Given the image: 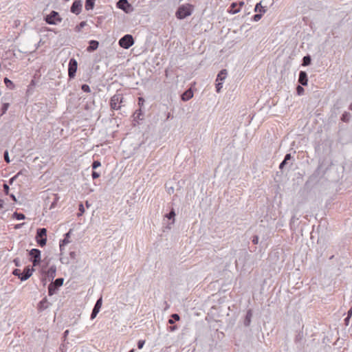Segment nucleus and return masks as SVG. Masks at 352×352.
Listing matches in <instances>:
<instances>
[{
  "label": "nucleus",
  "mask_w": 352,
  "mask_h": 352,
  "mask_svg": "<svg viewBox=\"0 0 352 352\" xmlns=\"http://www.w3.org/2000/svg\"><path fill=\"white\" fill-rule=\"evenodd\" d=\"M193 7L190 4L180 6L176 11L175 15L179 19H184L192 14Z\"/></svg>",
  "instance_id": "1"
},
{
  "label": "nucleus",
  "mask_w": 352,
  "mask_h": 352,
  "mask_svg": "<svg viewBox=\"0 0 352 352\" xmlns=\"http://www.w3.org/2000/svg\"><path fill=\"white\" fill-rule=\"evenodd\" d=\"M45 21L50 25H56L62 21V18L56 11H52L44 18Z\"/></svg>",
  "instance_id": "2"
},
{
  "label": "nucleus",
  "mask_w": 352,
  "mask_h": 352,
  "mask_svg": "<svg viewBox=\"0 0 352 352\" xmlns=\"http://www.w3.org/2000/svg\"><path fill=\"white\" fill-rule=\"evenodd\" d=\"M36 240L38 245L43 247L47 243V229L42 228L36 230Z\"/></svg>",
  "instance_id": "3"
},
{
  "label": "nucleus",
  "mask_w": 352,
  "mask_h": 352,
  "mask_svg": "<svg viewBox=\"0 0 352 352\" xmlns=\"http://www.w3.org/2000/svg\"><path fill=\"white\" fill-rule=\"evenodd\" d=\"M123 96L121 94H116L110 100V107L113 110H118L121 108L123 102Z\"/></svg>",
  "instance_id": "4"
},
{
  "label": "nucleus",
  "mask_w": 352,
  "mask_h": 352,
  "mask_svg": "<svg viewBox=\"0 0 352 352\" xmlns=\"http://www.w3.org/2000/svg\"><path fill=\"white\" fill-rule=\"evenodd\" d=\"M41 250L36 248H33L29 252L30 261L32 263L34 267L40 264L41 261Z\"/></svg>",
  "instance_id": "5"
},
{
  "label": "nucleus",
  "mask_w": 352,
  "mask_h": 352,
  "mask_svg": "<svg viewBox=\"0 0 352 352\" xmlns=\"http://www.w3.org/2000/svg\"><path fill=\"white\" fill-rule=\"evenodd\" d=\"M120 47L124 49H129L134 44V39L132 35L125 34L118 42Z\"/></svg>",
  "instance_id": "6"
},
{
  "label": "nucleus",
  "mask_w": 352,
  "mask_h": 352,
  "mask_svg": "<svg viewBox=\"0 0 352 352\" xmlns=\"http://www.w3.org/2000/svg\"><path fill=\"white\" fill-rule=\"evenodd\" d=\"M64 279L63 278H58L54 282H52L48 286V294L52 296L56 293L58 289L63 284Z\"/></svg>",
  "instance_id": "7"
},
{
  "label": "nucleus",
  "mask_w": 352,
  "mask_h": 352,
  "mask_svg": "<svg viewBox=\"0 0 352 352\" xmlns=\"http://www.w3.org/2000/svg\"><path fill=\"white\" fill-rule=\"evenodd\" d=\"M78 63L77 60L72 58L69 61L68 65V76L70 79L75 77L77 71Z\"/></svg>",
  "instance_id": "8"
},
{
  "label": "nucleus",
  "mask_w": 352,
  "mask_h": 352,
  "mask_svg": "<svg viewBox=\"0 0 352 352\" xmlns=\"http://www.w3.org/2000/svg\"><path fill=\"white\" fill-rule=\"evenodd\" d=\"M116 5L119 9L122 10L125 13L128 14L133 11V6L127 0H119Z\"/></svg>",
  "instance_id": "9"
},
{
  "label": "nucleus",
  "mask_w": 352,
  "mask_h": 352,
  "mask_svg": "<svg viewBox=\"0 0 352 352\" xmlns=\"http://www.w3.org/2000/svg\"><path fill=\"white\" fill-rule=\"evenodd\" d=\"M102 298L101 296L100 298H99L97 300V301L92 309L91 316H90V318L91 320L94 319L96 317V316L98 315V314L99 313V311L101 309V307H102Z\"/></svg>",
  "instance_id": "10"
},
{
  "label": "nucleus",
  "mask_w": 352,
  "mask_h": 352,
  "mask_svg": "<svg viewBox=\"0 0 352 352\" xmlns=\"http://www.w3.org/2000/svg\"><path fill=\"white\" fill-rule=\"evenodd\" d=\"M34 269L33 267H30V266H27L24 268L23 272L21 273V280L25 281L28 280L32 274Z\"/></svg>",
  "instance_id": "11"
},
{
  "label": "nucleus",
  "mask_w": 352,
  "mask_h": 352,
  "mask_svg": "<svg viewBox=\"0 0 352 352\" xmlns=\"http://www.w3.org/2000/svg\"><path fill=\"white\" fill-rule=\"evenodd\" d=\"M81 10H82V3H81L80 1H74L71 6L70 11L72 13L78 15L80 13Z\"/></svg>",
  "instance_id": "12"
},
{
  "label": "nucleus",
  "mask_w": 352,
  "mask_h": 352,
  "mask_svg": "<svg viewBox=\"0 0 352 352\" xmlns=\"http://www.w3.org/2000/svg\"><path fill=\"white\" fill-rule=\"evenodd\" d=\"M71 233H72V230H69V231L65 234L64 239L63 240H60V241L59 246H60V254H63L64 246L70 243V241L69 239L70 237Z\"/></svg>",
  "instance_id": "13"
},
{
  "label": "nucleus",
  "mask_w": 352,
  "mask_h": 352,
  "mask_svg": "<svg viewBox=\"0 0 352 352\" xmlns=\"http://www.w3.org/2000/svg\"><path fill=\"white\" fill-rule=\"evenodd\" d=\"M56 267L55 265H52L49 267L47 271L45 272L46 278L49 281H52L54 277L56 276Z\"/></svg>",
  "instance_id": "14"
},
{
  "label": "nucleus",
  "mask_w": 352,
  "mask_h": 352,
  "mask_svg": "<svg viewBox=\"0 0 352 352\" xmlns=\"http://www.w3.org/2000/svg\"><path fill=\"white\" fill-rule=\"evenodd\" d=\"M298 82L302 86H307L308 84V76L306 72L300 71L298 76Z\"/></svg>",
  "instance_id": "15"
},
{
  "label": "nucleus",
  "mask_w": 352,
  "mask_h": 352,
  "mask_svg": "<svg viewBox=\"0 0 352 352\" xmlns=\"http://www.w3.org/2000/svg\"><path fill=\"white\" fill-rule=\"evenodd\" d=\"M99 46V42L96 40H91L89 42V46L87 48V51L91 52L98 49Z\"/></svg>",
  "instance_id": "16"
},
{
  "label": "nucleus",
  "mask_w": 352,
  "mask_h": 352,
  "mask_svg": "<svg viewBox=\"0 0 352 352\" xmlns=\"http://www.w3.org/2000/svg\"><path fill=\"white\" fill-rule=\"evenodd\" d=\"M252 318V309H248L247 311L243 324L245 327H249L250 325Z\"/></svg>",
  "instance_id": "17"
},
{
  "label": "nucleus",
  "mask_w": 352,
  "mask_h": 352,
  "mask_svg": "<svg viewBox=\"0 0 352 352\" xmlns=\"http://www.w3.org/2000/svg\"><path fill=\"white\" fill-rule=\"evenodd\" d=\"M49 306V302L46 298H44L42 300L39 302L38 304V309L39 311H42L46 309Z\"/></svg>",
  "instance_id": "18"
},
{
  "label": "nucleus",
  "mask_w": 352,
  "mask_h": 352,
  "mask_svg": "<svg viewBox=\"0 0 352 352\" xmlns=\"http://www.w3.org/2000/svg\"><path fill=\"white\" fill-rule=\"evenodd\" d=\"M227 74L228 73L226 69H221L217 74L216 81L222 82L223 83L224 80L227 77Z\"/></svg>",
  "instance_id": "19"
},
{
  "label": "nucleus",
  "mask_w": 352,
  "mask_h": 352,
  "mask_svg": "<svg viewBox=\"0 0 352 352\" xmlns=\"http://www.w3.org/2000/svg\"><path fill=\"white\" fill-rule=\"evenodd\" d=\"M238 7V3L233 2L231 3L228 12L232 14H236L240 12V8Z\"/></svg>",
  "instance_id": "20"
},
{
  "label": "nucleus",
  "mask_w": 352,
  "mask_h": 352,
  "mask_svg": "<svg viewBox=\"0 0 352 352\" xmlns=\"http://www.w3.org/2000/svg\"><path fill=\"white\" fill-rule=\"evenodd\" d=\"M96 0H86L85 1V9L87 10H92L94 8Z\"/></svg>",
  "instance_id": "21"
},
{
  "label": "nucleus",
  "mask_w": 352,
  "mask_h": 352,
  "mask_svg": "<svg viewBox=\"0 0 352 352\" xmlns=\"http://www.w3.org/2000/svg\"><path fill=\"white\" fill-rule=\"evenodd\" d=\"M3 82L6 85V86L10 89H14V85L12 80H10L8 78L6 77L3 79Z\"/></svg>",
  "instance_id": "22"
},
{
  "label": "nucleus",
  "mask_w": 352,
  "mask_h": 352,
  "mask_svg": "<svg viewBox=\"0 0 352 352\" xmlns=\"http://www.w3.org/2000/svg\"><path fill=\"white\" fill-rule=\"evenodd\" d=\"M193 94L192 91H186L182 95V100L184 101H187L190 100L191 98H192Z\"/></svg>",
  "instance_id": "23"
},
{
  "label": "nucleus",
  "mask_w": 352,
  "mask_h": 352,
  "mask_svg": "<svg viewBox=\"0 0 352 352\" xmlns=\"http://www.w3.org/2000/svg\"><path fill=\"white\" fill-rule=\"evenodd\" d=\"M175 212L173 208L170 210V211L166 214V217L169 220L172 219V223H174L175 222Z\"/></svg>",
  "instance_id": "24"
},
{
  "label": "nucleus",
  "mask_w": 352,
  "mask_h": 352,
  "mask_svg": "<svg viewBox=\"0 0 352 352\" xmlns=\"http://www.w3.org/2000/svg\"><path fill=\"white\" fill-rule=\"evenodd\" d=\"M180 319V317L179 314H173L170 316V318L168 320L169 324H173L175 321H179Z\"/></svg>",
  "instance_id": "25"
},
{
  "label": "nucleus",
  "mask_w": 352,
  "mask_h": 352,
  "mask_svg": "<svg viewBox=\"0 0 352 352\" xmlns=\"http://www.w3.org/2000/svg\"><path fill=\"white\" fill-rule=\"evenodd\" d=\"M350 118L351 114L346 111H344L341 116V120L344 122H348L350 120Z\"/></svg>",
  "instance_id": "26"
},
{
  "label": "nucleus",
  "mask_w": 352,
  "mask_h": 352,
  "mask_svg": "<svg viewBox=\"0 0 352 352\" xmlns=\"http://www.w3.org/2000/svg\"><path fill=\"white\" fill-rule=\"evenodd\" d=\"M311 56L309 55H307L303 57L302 65L303 66H308L311 64Z\"/></svg>",
  "instance_id": "27"
},
{
  "label": "nucleus",
  "mask_w": 352,
  "mask_h": 352,
  "mask_svg": "<svg viewBox=\"0 0 352 352\" xmlns=\"http://www.w3.org/2000/svg\"><path fill=\"white\" fill-rule=\"evenodd\" d=\"M13 217L16 220H23L25 219V216L24 214L17 212H14Z\"/></svg>",
  "instance_id": "28"
},
{
  "label": "nucleus",
  "mask_w": 352,
  "mask_h": 352,
  "mask_svg": "<svg viewBox=\"0 0 352 352\" xmlns=\"http://www.w3.org/2000/svg\"><path fill=\"white\" fill-rule=\"evenodd\" d=\"M254 11L255 12L259 11V12L265 13L266 12V10L261 6V3L260 2V3H256V5L254 8Z\"/></svg>",
  "instance_id": "29"
},
{
  "label": "nucleus",
  "mask_w": 352,
  "mask_h": 352,
  "mask_svg": "<svg viewBox=\"0 0 352 352\" xmlns=\"http://www.w3.org/2000/svg\"><path fill=\"white\" fill-rule=\"evenodd\" d=\"M87 25L86 21H81L78 25L75 27V31L80 32L81 30Z\"/></svg>",
  "instance_id": "30"
},
{
  "label": "nucleus",
  "mask_w": 352,
  "mask_h": 352,
  "mask_svg": "<svg viewBox=\"0 0 352 352\" xmlns=\"http://www.w3.org/2000/svg\"><path fill=\"white\" fill-rule=\"evenodd\" d=\"M58 200H59V197L57 195H54V199L50 206V209L54 208L57 202L58 201Z\"/></svg>",
  "instance_id": "31"
},
{
  "label": "nucleus",
  "mask_w": 352,
  "mask_h": 352,
  "mask_svg": "<svg viewBox=\"0 0 352 352\" xmlns=\"http://www.w3.org/2000/svg\"><path fill=\"white\" fill-rule=\"evenodd\" d=\"M262 13H263V12H260V13H258V14H254V15L252 16V21H258L261 19V17H262V16H263V14H262Z\"/></svg>",
  "instance_id": "32"
},
{
  "label": "nucleus",
  "mask_w": 352,
  "mask_h": 352,
  "mask_svg": "<svg viewBox=\"0 0 352 352\" xmlns=\"http://www.w3.org/2000/svg\"><path fill=\"white\" fill-rule=\"evenodd\" d=\"M100 166H101V163L98 160L94 161L92 164H91V167H92L93 170H95V169L98 168Z\"/></svg>",
  "instance_id": "33"
},
{
  "label": "nucleus",
  "mask_w": 352,
  "mask_h": 352,
  "mask_svg": "<svg viewBox=\"0 0 352 352\" xmlns=\"http://www.w3.org/2000/svg\"><path fill=\"white\" fill-rule=\"evenodd\" d=\"M81 89L84 91V92H87V93H89L91 91V89H90V87L87 84H83L82 86H81Z\"/></svg>",
  "instance_id": "34"
},
{
  "label": "nucleus",
  "mask_w": 352,
  "mask_h": 352,
  "mask_svg": "<svg viewBox=\"0 0 352 352\" xmlns=\"http://www.w3.org/2000/svg\"><path fill=\"white\" fill-rule=\"evenodd\" d=\"M78 210H79V212L78 213V217L82 216V214L85 212V208H84L83 204L82 203H80L79 204Z\"/></svg>",
  "instance_id": "35"
},
{
  "label": "nucleus",
  "mask_w": 352,
  "mask_h": 352,
  "mask_svg": "<svg viewBox=\"0 0 352 352\" xmlns=\"http://www.w3.org/2000/svg\"><path fill=\"white\" fill-rule=\"evenodd\" d=\"M223 82H217L216 83L215 87H216V91L219 93L221 91V89L223 87Z\"/></svg>",
  "instance_id": "36"
},
{
  "label": "nucleus",
  "mask_w": 352,
  "mask_h": 352,
  "mask_svg": "<svg viewBox=\"0 0 352 352\" xmlns=\"http://www.w3.org/2000/svg\"><path fill=\"white\" fill-rule=\"evenodd\" d=\"M21 270L19 269H14L12 272L13 275L17 276L21 280Z\"/></svg>",
  "instance_id": "37"
},
{
  "label": "nucleus",
  "mask_w": 352,
  "mask_h": 352,
  "mask_svg": "<svg viewBox=\"0 0 352 352\" xmlns=\"http://www.w3.org/2000/svg\"><path fill=\"white\" fill-rule=\"evenodd\" d=\"M3 157H4L5 161L7 163H10V157H9V153H8V151L7 150L4 151Z\"/></svg>",
  "instance_id": "38"
},
{
  "label": "nucleus",
  "mask_w": 352,
  "mask_h": 352,
  "mask_svg": "<svg viewBox=\"0 0 352 352\" xmlns=\"http://www.w3.org/2000/svg\"><path fill=\"white\" fill-rule=\"evenodd\" d=\"M304 91L305 90H304L303 87H302L300 85L297 86L296 91H297L298 95H299V96L302 95L304 93Z\"/></svg>",
  "instance_id": "39"
},
{
  "label": "nucleus",
  "mask_w": 352,
  "mask_h": 352,
  "mask_svg": "<svg viewBox=\"0 0 352 352\" xmlns=\"http://www.w3.org/2000/svg\"><path fill=\"white\" fill-rule=\"evenodd\" d=\"M3 191L6 195H9L10 188L7 184H3Z\"/></svg>",
  "instance_id": "40"
},
{
  "label": "nucleus",
  "mask_w": 352,
  "mask_h": 352,
  "mask_svg": "<svg viewBox=\"0 0 352 352\" xmlns=\"http://www.w3.org/2000/svg\"><path fill=\"white\" fill-rule=\"evenodd\" d=\"M145 344V341L144 340H140L138 342V348L139 349H141L143 348L144 345Z\"/></svg>",
  "instance_id": "41"
},
{
  "label": "nucleus",
  "mask_w": 352,
  "mask_h": 352,
  "mask_svg": "<svg viewBox=\"0 0 352 352\" xmlns=\"http://www.w3.org/2000/svg\"><path fill=\"white\" fill-rule=\"evenodd\" d=\"M28 173V170L25 168L21 170L19 172H18L16 175H18V177H19V175H26Z\"/></svg>",
  "instance_id": "42"
},
{
  "label": "nucleus",
  "mask_w": 352,
  "mask_h": 352,
  "mask_svg": "<svg viewBox=\"0 0 352 352\" xmlns=\"http://www.w3.org/2000/svg\"><path fill=\"white\" fill-rule=\"evenodd\" d=\"M13 263H14L15 266H16V267L21 266V260L19 258H15L13 260Z\"/></svg>",
  "instance_id": "43"
},
{
  "label": "nucleus",
  "mask_w": 352,
  "mask_h": 352,
  "mask_svg": "<svg viewBox=\"0 0 352 352\" xmlns=\"http://www.w3.org/2000/svg\"><path fill=\"white\" fill-rule=\"evenodd\" d=\"M8 107H9V104L8 103H4L2 106V108H1V110H2V113H5L6 112V111L8 110Z\"/></svg>",
  "instance_id": "44"
},
{
  "label": "nucleus",
  "mask_w": 352,
  "mask_h": 352,
  "mask_svg": "<svg viewBox=\"0 0 352 352\" xmlns=\"http://www.w3.org/2000/svg\"><path fill=\"white\" fill-rule=\"evenodd\" d=\"M100 173L96 172V171H93L92 173H91V176H92V178L93 179H97L100 177Z\"/></svg>",
  "instance_id": "45"
},
{
  "label": "nucleus",
  "mask_w": 352,
  "mask_h": 352,
  "mask_svg": "<svg viewBox=\"0 0 352 352\" xmlns=\"http://www.w3.org/2000/svg\"><path fill=\"white\" fill-rule=\"evenodd\" d=\"M252 243L254 244V245H256L258 244V236L257 235H254L253 237H252Z\"/></svg>",
  "instance_id": "46"
},
{
  "label": "nucleus",
  "mask_w": 352,
  "mask_h": 352,
  "mask_svg": "<svg viewBox=\"0 0 352 352\" xmlns=\"http://www.w3.org/2000/svg\"><path fill=\"white\" fill-rule=\"evenodd\" d=\"M287 162H286L285 160H283L281 162V163L279 164V168L280 169H283L284 166L287 164Z\"/></svg>",
  "instance_id": "47"
},
{
  "label": "nucleus",
  "mask_w": 352,
  "mask_h": 352,
  "mask_svg": "<svg viewBox=\"0 0 352 352\" xmlns=\"http://www.w3.org/2000/svg\"><path fill=\"white\" fill-rule=\"evenodd\" d=\"M18 178V175H14L9 179V184H12L13 182Z\"/></svg>",
  "instance_id": "48"
},
{
  "label": "nucleus",
  "mask_w": 352,
  "mask_h": 352,
  "mask_svg": "<svg viewBox=\"0 0 352 352\" xmlns=\"http://www.w3.org/2000/svg\"><path fill=\"white\" fill-rule=\"evenodd\" d=\"M292 158V157L291 153H287L285 155V156L284 157V160L287 162V161L290 160Z\"/></svg>",
  "instance_id": "49"
},
{
  "label": "nucleus",
  "mask_w": 352,
  "mask_h": 352,
  "mask_svg": "<svg viewBox=\"0 0 352 352\" xmlns=\"http://www.w3.org/2000/svg\"><path fill=\"white\" fill-rule=\"evenodd\" d=\"M135 114H137V118L140 119V116L142 114V110L140 109L135 111Z\"/></svg>",
  "instance_id": "50"
},
{
  "label": "nucleus",
  "mask_w": 352,
  "mask_h": 352,
  "mask_svg": "<svg viewBox=\"0 0 352 352\" xmlns=\"http://www.w3.org/2000/svg\"><path fill=\"white\" fill-rule=\"evenodd\" d=\"M350 318H349V317H347V316L344 318V324H345L346 326H348V325H349Z\"/></svg>",
  "instance_id": "51"
},
{
  "label": "nucleus",
  "mask_w": 352,
  "mask_h": 352,
  "mask_svg": "<svg viewBox=\"0 0 352 352\" xmlns=\"http://www.w3.org/2000/svg\"><path fill=\"white\" fill-rule=\"evenodd\" d=\"M144 102V99L142 98H138V104L140 106L142 105Z\"/></svg>",
  "instance_id": "52"
},
{
  "label": "nucleus",
  "mask_w": 352,
  "mask_h": 352,
  "mask_svg": "<svg viewBox=\"0 0 352 352\" xmlns=\"http://www.w3.org/2000/svg\"><path fill=\"white\" fill-rule=\"evenodd\" d=\"M352 316V307L347 311V317L351 318Z\"/></svg>",
  "instance_id": "53"
},
{
  "label": "nucleus",
  "mask_w": 352,
  "mask_h": 352,
  "mask_svg": "<svg viewBox=\"0 0 352 352\" xmlns=\"http://www.w3.org/2000/svg\"><path fill=\"white\" fill-rule=\"evenodd\" d=\"M10 197L14 201H16V197L13 194H10Z\"/></svg>",
  "instance_id": "54"
},
{
  "label": "nucleus",
  "mask_w": 352,
  "mask_h": 352,
  "mask_svg": "<svg viewBox=\"0 0 352 352\" xmlns=\"http://www.w3.org/2000/svg\"><path fill=\"white\" fill-rule=\"evenodd\" d=\"M69 254H70V256L72 258H75V257H76V252H70Z\"/></svg>",
  "instance_id": "55"
},
{
  "label": "nucleus",
  "mask_w": 352,
  "mask_h": 352,
  "mask_svg": "<svg viewBox=\"0 0 352 352\" xmlns=\"http://www.w3.org/2000/svg\"><path fill=\"white\" fill-rule=\"evenodd\" d=\"M177 329V327L176 326H172V327H170V331H174Z\"/></svg>",
  "instance_id": "56"
},
{
  "label": "nucleus",
  "mask_w": 352,
  "mask_h": 352,
  "mask_svg": "<svg viewBox=\"0 0 352 352\" xmlns=\"http://www.w3.org/2000/svg\"><path fill=\"white\" fill-rule=\"evenodd\" d=\"M23 224H24V223H20V224H17V225L15 226V228L16 229L20 228Z\"/></svg>",
  "instance_id": "57"
},
{
  "label": "nucleus",
  "mask_w": 352,
  "mask_h": 352,
  "mask_svg": "<svg viewBox=\"0 0 352 352\" xmlns=\"http://www.w3.org/2000/svg\"><path fill=\"white\" fill-rule=\"evenodd\" d=\"M243 5H244V2H243V1H240V2L238 3L239 8H241Z\"/></svg>",
  "instance_id": "58"
},
{
  "label": "nucleus",
  "mask_w": 352,
  "mask_h": 352,
  "mask_svg": "<svg viewBox=\"0 0 352 352\" xmlns=\"http://www.w3.org/2000/svg\"><path fill=\"white\" fill-rule=\"evenodd\" d=\"M4 201L2 199H0V208H2L3 207Z\"/></svg>",
  "instance_id": "59"
},
{
  "label": "nucleus",
  "mask_w": 352,
  "mask_h": 352,
  "mask_svg": "<svg viewBox=\"0 0 352 352\" xmlns=\"http://www.w3.org/2000/svg\"><path fill=\"white\" fill-rule=\"evenodd\" d=\"M69 333V331L68 330H66L65 332H64V336H67V335Z\"/></svg>",
  "instance_id": "60"
},
{
  "label": "nucleus",
  "mask_w": 352,
  "mask_h": 352,
  "mask_svg": "<svg viewBox=\"0 0 352 352\" xmlns=\"http://www.w3.org/2000/svg\"><path fill=\"white\" fill-rule=\"evenodd\" d=\"M349 109L352 111V102L350 104V105L349 107Z\"/></svg>",
  "instance_id": "61"
},
{
  "label": "nucleus",
  "mask_w": 352,
  "mask_h": 352,
  "mask_svg": "<svg viewBox=\"0 0 352 352\" xmlns=\"http://www.w3.org/2000/svg\"><path fill=\"white\" fill-rule=\"evenodd\" d=\"M129 352H135V349H131Z\"/></svg>",
  "instance_id": "62"
},
{
  "label": "nucleus",
  "mask_w": 352,
  "mask_h": 352,
  "mask_svg": "<svg viewBox=\"0 0 352 352\" xmlns=\"http://www.w3.org/2000/svg\"><path fill=\"white\" fill-rule=\"evenodd\" d=\"M86 206H87V207H89V204L88 201H86Z\"/></svg>",
  "instance_id": "63"
}]
</instances>
